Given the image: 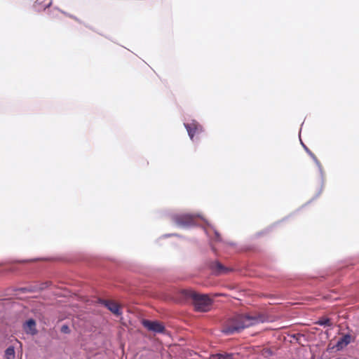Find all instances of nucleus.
Listing matches in <instances>:
<instances>
[{"instance_id": "nucleus-5", "label": "nucleus", "mask_w": 359, "mask_h": 359, "mask_svg": "<svg viewBox=\"0 0 359 359\" xmlns=\"http://www.w3.org/2000/svg\"><path fill=\"white\" fill-rule=\"evenodd\" d=\"M301 143H302L303 147L304 148L305 151H306V153L312 158V159L313 160V161L315 162L316 165L318 167L320 177V183H321V188L318 193V195H319L323 190V187L324 182H325V175H324V171H323V167H322L320 161L318 160L316 156L314 155V154L302 142H301Z\"/></svg>"}, {"instance_id": "nucleus-16", "label": "nucleus", "mask_w": 359, "mask_h": 359, "mask_svg": "<svg viewBox=\"0 0 359 359\" xmlns=\"http://www.w3.org/2000/svg\"><path fill=\"white\" fill-rule=\"evenodd\" d=\"M51 4H52V1H50L48 4H45V5L43 6L44 9H46V8H48L49 6H50Z\"/></svg>"}, {"instance_id": "nucleus-17", "label": "nucleus", "mask_w": 359, "mask_h": 359, "mask_svg": "<svg viewBox=\"0 0 359 359\" xmlns=\"http://www.w3.org/2000/svg\"><path fill=\"white\" fill-rule=\"evenodd\" d=\"M42 3H43V1H42V0H36V4H42Z\"/></svg>"}, {"instance_id": "nucleus-1", "label": "nucleus", "mask_w": 359, "mask_h": 359, "mask_svg": "<svg viewBox=\"0 0 359 359\" xmlns=\"http://www.w3.org/2000/svg\"><path fill=\"white\" fill-rule=\"evenodd\" d=\"M264 321V317L262 315L236 314L226 321L222 332L226 335H231Z\"/></svg>"}, {"instance_id": "nucleus-18", "label": "nucleus", "mask_w": 359, "mask_h": 359, "mask_svg": "<svg viewBox=\"0 0 359 359\" xmlns=\"http://www.w3.org/2000/svg\"><path fill=\"white\" fill-rule=\"evenodd\" d=\"M211 248H212V251L215 252V247H214V246H212H212H211Z\"/></svg>"}, {"instance_id": "nucleus-19", "label": "nucleus", "mask_w": 359, "mask_h": 359, "mask_svg": "<svg viewBox=\"0 0 359 359\" xmlns=\"http://www.w3.org/2000/svg\"><path fill=\"white\" fill-rule=\"evenodd\" d=\"M69 16L70 18H72L75 19V20H77L75 17H74V16H72V15H69Z\"/></svg>"}, {"instance_id": "nucleus-20", "label": "nucleus", "mask_w": 359, "mask_h": 359, "mask_svg": "<svg viewBox=\"0 0 359 359\" xmlns=\"http://www.w3.org/2000/svg\"><path fill=\"white\" fill-rule=\"evenodd\" d=\"M228 244L230 245H234V243H228Z\"/></svg>"}, {"instance_id": "nucleus-7", "label": "nucleus", "mask_w": 359, "mask_h": 359, "mask_svg": "<svg viewBox=\"0 0 359 359\" xmlns=\"http://www.w3.org/2000/svg\"><path fill=\"white\" fill-rule=\"evenodd\" d=\"M143 326L149 331L156 333H162L165 330V327L163 324L158 321H151L149 320H144L142 321Z\"/></svg>"}, {"instance_id": "nucleus-9", "label": "nucleus", "mask_w": 359, "mask_h": 359, "mask_svg": "<svg viewBox=\"0 0 359 359\" xmlns=\"http://www.w3.org/2000/svg\"><path fill=\"white\" fill-rule=\"evenodd\" d=\"M49 285L48 282H43L39 284H35L28 287H21L19 289L22 292H35L41 291L47 288Z\"/></svg>"}, {"instance_id": "nucleus-3", "label": "nucleus", "mask_w": 359, "mask_h": 359, "mask_svg": "<svg viewBox=\"0 0 359 359\" xmlns=\"http://www.w3.org/2000/svg\"><path fill=\"white\" fill-rule=\"evenodd\" d=\"M181 294L185 299L191 300L196 311L207 312L210 310L212 300L207 294H198L190 290H183Z\"/></svg>"}, {"instance_id": "nucleus-13", "label": "nucleus", "mask_w": 359, "mask_h": 359, "mask_svg": "<svg viewBox=\"0 0 359 359\" xmlns=\"http://www.w3.org/2000/svg\"><path fill=\"white\" fill-rule=\"evenodd\" d=\"M6 359H13L15 358V348L13 346H8L5 351Z\"/></svg>"}, {"instance_id": "nucleus-12", "label": "nucleus", "mask_w": 359, "mask_h": 359, "mask_svg": "<svg viewBox=\"0 0 359 359\" xmlns=\"http://www.w3.org/2000/svg\"><path fill=\"white\" fill-rule=\"evenodd\" d=\"M233 353H216L210 355V359H233Z\"/></svg>"}, {"instance_id": "nucleus-6", "label": "nucleus", "mask_w": 359, "mask_h": 359, "mask_svg": "<svg viewBox=\"0 0 359 359\" xmlns=\"http://www.w3.org/2000/svg\"><path fill=\"white\" fill-rule=\"evenodd\" d=\"M98 302L104 306L108 310L116 316L122 314L119 305L114 301L99 298Z\"/></svg>"}, {"instance_id": "nucleus-14", "label": "nucleus", "mask_w": 359, "mask_h": 359, "mask_svg": "<svg viewBox=\"0 0 359 359\" xmlns=\"http://www.w3.org/2000/svg\"><path fill=\"white\" fill-rule=\"evenodd\" d=\"M316 324L319 325L320 326H323V327H331L332 326L330 319L328 318H323L319 319L316 322Z\"/></svg>"}, {"instance_id": "nucleus-4", "label": "nucleus", "mask_w": 359, "mask_h": 359, "mask_svg": "<svg viewBox=\"0 0 359 359\" xmlns=\"http://www.w3.org/2000/svg\"><path fill=\"white\" fill-rule=\"evenodd\" d=\"M184 128H186L188 135L193 142L198 140V137L203 132V128L196 120H190L184 123Z\"/></svg>"}, {"instance_id": "nucleus-11", "label": "nucleus", "mask_w": 359, "mask_h": 359, "mask_svg": "<svg viewBox=\"0 0 359 359\" xmlns=\"http://www.w3.org/2000/svg\"><path fill=\"white\" fill-rule=\"evenodd\" d=\"M351 336L349 334H346L338 340L335 345V348L337 351H341L347 345H348L351 343Z\"/></svg>"}, {"instance_id": "nucleus-10", "label": "nucleus", "mask_w": 359, "mask_h": 359, "mask_svg": "<svg viewBox=\"0 0 359 359\" xmlns=\"http://www.w3.org/2000/svg\"><path fill=\"white\" fill-rule=\"evenodd\" d=\"M23 329L27 334L32 335L36 334L37 333L36 321L32 318L27 320L23 325Z\"/></svg>"}, {"instance_id": "nucleus-8", "label": "nucleus", "mask_w": 359, "mask_h": 359, "mask_svg": "<svg viewBox=\"0 0 359 359\" xmlns=\"http://www.w3.org/2000/svg\"><path fill=\"white\" fill-rule=\"evenodd\" d=\"M210 268L213 273L216 275L226 274L232 271L231 268L224 266L218 261L212 262L210 264Z\"/></svg>"}, {"instance_id": "nucleus-2", "label": "nucleus", "mask_w": 359, "mask_h": 359, "mask_svg": "<svg viewBox=\"0 0 359 359\" xmlns=\"http://www.w3.org/2000/svg\"><path fill=\"white\" fill-rule=\"evenodd\" d=\"M198 219H201L206 224V226H203V228L208 237L211 238V231H212L215 235V238L212 239L216 242H222L219 233L200 215L183 213L177 214L172 217V219L176 225L182 229H189L198 225Z\"/></svg>"}, {"instance_id": "nucleus-15", "label": "nucleus", "mask_w": 359, "mask_h": 359, "mask_svg": "<svg viewBox=\"0 0 359 359\" xmlns=\"http://www.w3.org/2000/svg\"><path fill=\"white\" fill-rule=\"evenodd\" d=\"M61 332L62 333H65V334H68L70 332V329L68 325H63L62 327H61Z\"/></svg>"}]
</instances>
